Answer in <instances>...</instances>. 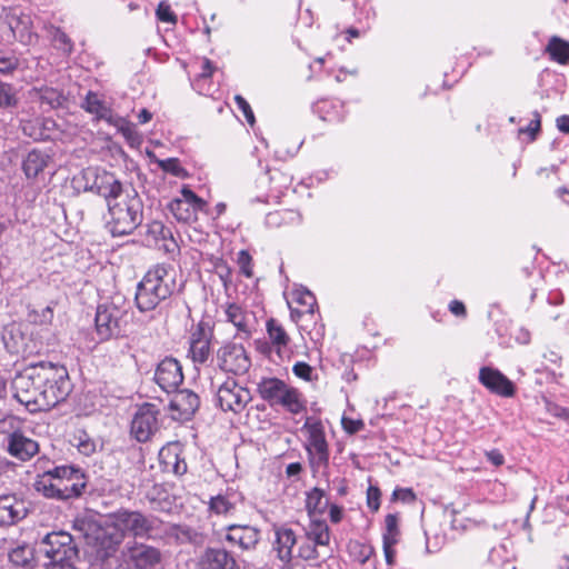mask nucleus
<instances>
[{
  "label": "nucleus",
  "instance_id": "nucleus-24",
  "mask_svg": "<svg viewBox=\"0 0 569 569\" xmlns=\"http://www.w3.org/2000/svg\"><path fill=\"white\" fill-rule=\"evenodd\" d=\"M200 569H238L234 557L221 548H208L199 561Z\"/></svg>",
  "mask_w": 569,
  "mask_h": 569
},
{
  "label": "nucleus",
  "instance_id": "nucleus-47",
  "mask_svg": "<svg viewBox=\"0 0 569 569\" xmlns=\"http://www.w3.org/2000/svg\"><path fill=\"white\" fill-rule=\"evenodd\" d=\"M51 37L52 41L54 42L58 49L62 50L66 53H70L72 51V42L70 38L59 28H53Z\"/></svg>",
  "mask_w": 569,
  "mask_h": 569
},
{
  "label": "nucleus",
  "instance_id": "nucleus-64",
  "mask_svg": "<svg viewBox=\"0 0 569 569\" xmlns=\"http://www.w3.org/2000/svg\"><path fill=\"white\" fill-rule=\"evenodd\" d=\"M557 128L563 133H569V116H560L557 118Z\"/></svg>",
  "mask_w": 569,
  "mask_h": 569
},
{
  "label": "nucleus",
  "instance_id": "nucleus-34",
  "mask_svg": "<svg viewBox=\"0 0 569 569\" xmlns=\"http://www.w3.org/2000/svg\"><path fill=\"white\" fill-rule=\"evenodd\" d=\"M306 537L319 547H326L330 542L329 527L325 521L315 519L310 522Z\"/></svg>",
  "mask_w": 569,
  "mask_h": 569
},
{
  "label": "nucleus",
  "instance_id": "nucleus-55",
  "mask_svg": "<svg viewBox=\"0 0 569 569\" xmlns=\"http://www.w3.org/2000/svg\"><path fill=\"white\" fill-rule=\"evenodd\" d=\"M293 373L306 381L311 380L312 368L307 363L299 361L292 368Z\"/></svg>",
  "mask_w": 569,
  "mask_h": 569
},
{
  "label": "nucleus",
  "instance_id": "nucleus-54",
  "mask_svg": "<svg viewBox=\"0 0 569 569\" xmlns=\"http://www.w3.org/2000/svg\"><path fill=\"white\" fill-rule=\"evenodd\" d=\"M238 263L240 266L241 272L247 278H251L252 277L251 257L247 251L242 250L239 252Z\"/></svg>",
  "mask_w": 569,
  "mask_h": 569
},
{
  "label": "nucleus",
  "instance_id": "nucleus-58",
  "mask_svg": "<svg viewBox=\"0 0 569 569\" xmlns=\"http://www.w3.org/2000/svg\"><path fill=\"white\" fill-rule=\"evenodd\" d=\"M358 547L360 549L358 560L360 563H366L370 559V557L373 555L375 549H373V547L367 546V545H358Z\"/></svg>",
  "mask_w": 569,
  "mask_h": 569
},
{
  "label": "nucleus",
  "instance_id": "nucleus-16",
  "mask_svg": "<svg viewBox=\"0 0 569 569\" xmlns=\"http://www.w3.org/2000/svg\"><path fill=\"white\" fill-rule=\"evenodd\" d=\"M199 540V533L189 526L163 521L159 518L154 541L166 545L194 543Z\"/></svg>",
  "mask_w": 569,
  "mask_h": 569
},
{
  "label": "nucleus",
  "instance_id": "nucleus-7",
  "mask_svg": "<svg viewBox=\"0 0 569 569\" xmlns=\"http://www.w3.org/2000/svg\"><path fill=\"white\" fill-rule=\"evenodd\" d=\"M43 387H41V410L52 408L66 400L71 391V383L68 371L63 366L53 363L44 365V376L41 377Z\"/></svg>",
  "mask_w": 569,
  "mask_h": 569
},
{
  "label": "nucleus",
  "instance_id": "nucleus-35",
  "mask_svg": "<svg viewBox=\"0 0 569 569\" xmlns=\"http://www.w3.org/2000/svg\"><path fill=\"white\" fill-rule=\"evenodd\" d=\"M546 51L553 61L560 64L569 62V42L557 36L550 38Z\"/></svg>",
  "mask_w": 569,
  "mask_h": 569
},
{
  "label": "nucleus",
  "instance_id": "nucleus-20",
  "mask_svg": "<svg viewBox=\"0 0 569 569\" xmlns=\"http://www.w3.org/2000/svg\"><path fill=\"white\" fill-rule=\"evenodd\" d=\"M121 311L114 305H100L96 312V329L102 340L119 333Z\"/></svg>",
  "mask_w": 569,
  "mask_h": 569
},
{
  "label": "nucleus",
  "instance_id": "nucleus-53",
  "mask_svg": "<svg viewBox=\"0 0 569 569\" xmlns=\"http://www.w3.org/2000/svg\"><path fill=\"white\" fill-rule=\"evenodd\" d=\"M380 490L377 487L370 486L367 490V505L372 511H377L380 507Z\"/></svg>",
  "mask_w": 569,
  "mask_h": 569
},
{
  "label": "nucleus",
  "instance_id": "nucleus-29",
  "mask_svg": "<svg viewBox=\"0 0 569 569\" xmlns=\"http://www.w3.org/2000/svg\"><path fill=\"white\" fill-rule=\"evenodd\" d=\"M81 108L87 112L94 114L98 120H104L108 123H110L117 116L113 113L110 106H108L106 101L93 91H88L81 103Z\"/></svg>",
  "mask_w": 569,
  "mask_h": 569
},
{
  "label": "nucleus",
  "instance_id": "nucleus-60",
  "mask_svg": "<svg viewBox=\"0 0 569 569\" xmlns=\"http://www.w3.org/2000/svg\"><path fill=\"white\" fill-rule=\"evenodd\" d=\"M539 129H540V117L537 113L536 119L531 120L529 126L526 129H521L520 132H528L531 136V139H535Z\"/></svg>",
  "mask_w": 569,
  "mask_h": 569
},
{
  "label": "nucleus",
  "instance_id": "nucleus-14",
  "mask_svg": "<svg viewBox=\"0 0 569 569\" xmlns=\"http://www.w3.org/2000/svg\"><path fill=\"white\" fill-rule=\"evenodd\" d=\"M84 181L83 189L92 191L104 198L119 190L120 181L116 177L98 167H88L81 171Z\"/></svg>",
  "mask_w": 569,
  "mask_h": 569
},
{
  "label": "nucleus",
  "instance_id": "nucleus-30",
  "mask_svg": "<svg viewBox=\"0 0 569 569\" xmlns=\"http://www.w3.org/2000/svg\"><path fill=\"white\" fill-rule=\"evenodd\" d=\"M50 157L47 152L33 149L28 152L22 162V170L27 178H37L48 166Z\"/></svg>",
  "mask_w": 569,
  "mask_h": 569
},
{
  "label": "nucleus",
  "instance_id": "nucleus-40",
  "mask_svg": "<svg viewBox=\"0 0 569 569\" xmlns=\"http://www.w3.org/2000/svg\"><path fill=\"white\" fill-rule=\"evenodd\" d=\"M118 129V131L126 138L128 142L131 144L140 143V136L136 130V126L124 119L123 117L116 116L113 120L109 123Z\"/></svg>",
  "mask_w": 569,
  "mask_h": 569
},
{
  "label": "nucleus",
  "instance_id": "nucleus-48",
  "mask_svg": "<svg viewBox=\"0 0 569 569\" xmlns=\"http://www.w3.org/2000/svg\"><path fill=\"white\" fill-rule=\"evenodd\" d=\"M157 18L167 23L176 24L178 21L177 16L170 8V4L166 1H161L156 10Z\"/></svg>",
  "mask_w": 569,
  "mask_h": 569
},
{
  "label": "nucleus",
  "instance_id": "nucleus-38",
  "mask_svg": "<svg viewBox=\"0 0 569 569\" xmlns=\"http://www.w3.org/2000/svg\"><path fill=\"white\" fill-rule=\"evenodd\" d=\"M328 507V499L325 491L313 488L307 493L306 508L310 516L322 515Z\"/></svg>",
  "mask_w": 569,
  "mask_h": 569
},
{
  "label": "nucleus",
  "instance_id": "nucleus-56",
  "mask_svg": "<svg viewBox=\"0 0 569 569\" xmlns=\"http://www.w3.org/2000/svg\"><path fill=\"white\" fill-rule=\"evenodd\" d=\"M342 427L346 432L353 435V433L360 431L365 427V423L361 420L342 418Z\"/></svg>",
  "mask_w": 569,
  "mask_h": 569
},
{
  "label": "nucleus",
  "instance_id": "nucleus-62",
  "mask_svg": "<svg viewBox=\"0 0 569 569\" xmlns=\"http://www.w3.org/2000/svg\"><path fill=\"white\" fill-rule=\"evenodd\" d=\"M342 508L337 506V505H331L329 507V517H330V520L333 522V523H338L341 521L342 519Z\"/></svg>",
  "mask_w": 569,
  "mask_h": 569
},
{
  "label": "nucleus",
  "instance_id": "nucleus-13",
  "mask_svg": "<svg viewBox=\"0 0 569 569\" xmlns=\"http://www.w3.org/2000/svg\"><path fill=\"white\" fill-rule=\"evenodd\" d=\"M218 367L233 375H243L251 367L249 355L242 345L227 342L217 351Z\"/></svg>",
  "mask_w": 569,
  "mask_h": 569
},
{
  "label": "nucleus",
  "instance_id": "nucleus-21",
  "mask_svg": "<svg viewBox=\"0 0 569 569\" xmlns=\"http://www.w3.org/2000/svg\"><path fill=\"white\" fill-rule=\"evenodd\" d=\"M479 381L492 393L502 397H512L515 395L513 383L498 369L482 367L479 370Z\"/></svg>",
  "mask_w": 569,
  "mask_h": 569
},
{
  "label": "nucleus",
  "instance_id": "nucleus-6",
  "mask_svg": "<svg viewBox=\"0 0 569 569\" xmlns=\"http://www.w3.org/2000/svg\"><path fill=\"white\" fill-rule=\"evenodd\" d=\"M163 552L156 546L129 540L118 556L120 569H162Z\"/></svg>",
  "mask_w": 569,
  "mask_h": 569
},
{
  "label": "nucleus",
  "instance_id": "nucleus-46",
  "mask_svg": "<svg viewBox=\"0 0 569 569\" xmlns=\"http://www.w3.org/2000/svg\"><path fill=\"white\" fill-rule=\"evenodd\" d=\"M28 318L37 325H50L53 320V309L51 306H48L41 311L32 310L29 312Z\"/></svg>",
  "mask_w": 569,
  "mask_h": 569
},
{
  "label": "nucleus",
  "instance_id": "nucleus-12",
  "mask_svg": "<svg viewBox=\"0 0 569 569\" xmlns=\"http://www.w3.org/2000/svg\"><path fill=\"white\" fill-rule=\"evenodd\" d=\"M42 546L43 552L50 561H76L78 559V549L73 543V538L66 531L48 533Z\"/></svg>",
  "mask_w": 569,
  "mask_h": 569
},
{
  "label": "nucleus",
  "instance_id": "nucleus-23",
  "mask_svg": "<svg viewBox=\"0 0 569 569\" xmlns=\"http://www.w3.org/2000/svg\"><path fill=\"white\" fill-rule=\"evenodd\" d=\"M8 451L12 457L27 461L39 451V445L22 432L14 431L8 437Z\"/></svg>",
  "mask_w": 569,
  "mask_h": 569
},
{
  "label": "nucleus",
  "instance_id": "nucleus-11",
  "mask_svg": "<svg viewBox=\"0 0 569 569\" xmlns=\"http://www.w3.org/2000/svg\"><path fill=\"white\" fill-rule=\"evenodd\" d=\"M206 206L207 202L203 199L184 186L180 191V197L171 200L168 209L178 221L191 223L197 221L198 212L203 211Z\"/></svg>",
  "mask_w": 569,
  "mask_h": 569
},
{
  "label": "nucleus",
  "instance_id": "nucleus-37",
  "mask_svg": "<svg viewBox=\"0 0 569 569\" xmlns=\"http://www.w3.org/2000/svg\"><path fill=\"white\" fill-rule=\"evenodd\" d=\"M266 221L268 226L278 228L284 224H299L301 216L296 210L284 209L268 213Z\"/></svg>",
  "mask_w": 569,
  "mask_h": 569
},
{
  "label": "nucleus",
  "instance_id": "nucleus-52",
  "mask_svg": "<svg viewBox=\"0 0 569 569\" xmlns=\"http://www.w3.org/2000/svg\"><path fill=\"white\" fill-rule=\"evenodd\" d=\"M234 101H236L237 107L242 111L248 123L250 126H253L254 124V114L251 110L250 104L247 102V100L242 96L237 94L234 97Z\"/></svg>",
  "mask_w": 569,
  "mask_h": 569
},
{
  "label": "nucleus",
  "instance_id": "nucleus-32",
  "mask_svg": "<svg viewBox=\"0 0 569 569\" xmlns=\"http://www.w3.org/2000/svg\"><path fill=\"white\" fill-rule=\"evenodd\" d=\"M266 328L272 347L276 349L277 355L281 357L283 349L287 348L290 341L287 331L276 319L272 318L267 321Z\"/></svg>",
  "mask_w": 569,
  "mask_h": 569
},
{
  "label": "nucleus",
  "instance_id": "nucleus-27",
  "mask_svg": "<svg viewBox=\"0 0 569 569\" xmlns=\"http://www.w3.org/2000/svg\"><path fill=\"white\" fill-rule=\"evenodd\" d=\"M27 515L24 502L14 496L0 497V526L13 525Z\"/></svg>",
  "mask_w": 569,
  "mask_h": 569
},
{
  "label": "nucleus",
  "instance_id": "nucleus-28",
  "mask_svg": "<svg viewBox=\"0 0 569 569\" xmlns=\"http://www.w3.org/2000/svg\"><path fill=\"white\" fill-rule=\"evenodd\" d=\"M9 28L16 39L23 44H32L38 37L32 31V21L28 14H10L8 16Z\"/></svg>",
  "mask_w": 569,
  "mask_h": 569
},
{
  "label": "nucleus",
  "instance_id": "nucleus-43",
  "mask_svg": "<svg viewBox=\"0 0 569 569\" xmlns=\"http://www.w3.org/2000/svg\"><path fill=\"white\" fill-rule=\"evenodd\" d=\"M32 557V549L28 546H19L9 553L10 561L17 566H28Z\"/></svg>",
  "mask_w": 569,
  "mask_h": 569
},
{
  "label": "nucleus",
  "instance_id": "nucleus-39",
  "mask_svg": "<svg viewBox=\"0 0 569 569\" xmlns=\"http://www.w3.org/2000/svg\"><path fill=\"white\" fill-rule=\"evenodd\" d=\"M295 301L305 308V310L299 311L297 309L291 308V317L295 318L300 317L302 313H313L315 307L317 306V301L315 296L306 289L296 290L293 292Z\"/></svg>",
  "mask_w": 569,
  "mask_h": 569
},
{
  "label": "nucleus",
  "instance_id": "nucleus-50",
  "mask_svg": "<svg viewBox=\"0 0 569 569\" xmlns=\"http://www.w3.org/2000/svg\"><path fill=\"white\" fill-rule=\"evenodd\" d=\"M159 167L166 171V172H169V173H172L173 176L176 177H182L184 176V170L183 168L180 166V162L178 159L176 158H169V159H166V160H160L159 161Z\"/></svg>",
  "mask_w": 569,
  "mask_h": 569
},
{
  "label": "nucleus",
  "instance_id": "nucleus-57",
  "mask_svg": "<svg viewBox=\"0 0 569 569\" xmlns=\"http://www.w3.org/2000/svg\"><path fill=\"white\" fill-rule=\"evenodd\" d=\"M397 543H391L389 541H383V553H385V559H386V562L389 565V566H392L395 563V557H396V550L393 549V547L396 546Z\"/></svg>",
  "mask_w": 569,
  "mask_h": 569
},
{
  "label": "nucleus",
  "instance_id": "nucleus-45",
  "mask_svg": "<svg viewBox=\"0 0 569 569\" xmlns=\"http://www.w3.org/2000/svg\"><path fill=\"white\" fill-rule=\"evenodd\" d=\"M19 67V59L12 53L0 50V73L10 74Z\"/></svg>",
  "mask_w": 569,
  "mask_h": 569
},
{
  "label": "nucleus",
  "instance_id": "nucleus-44",
  "mask_svg": "<svg viewBox=\"0 0 569 569\" xmlns=\"http://www.w3.org/2000/svg\"><path fill=\"white\" fill-rule=\"evenodd\" d=\"M18 99L11 84L0 81V108L16 107Z\"/></svg>",
  "mask_w": 569,
  "mask_h": 569
},
{
  "label": "nucleus",
  "instance_id": "nucleus-8",
  "mask_svg": "<svg viewBox=\"0 0 569 569\" xmlns=\"http://www.w3.org/2000/svg\"><path fill=\"white\" fill-rule=\"evenodd\" d=\"M44 365L39 363L33 366L23 372L19 373L12 381V388L14 390V398L20 402L29 406H36L41 410V397L43 381L41 377L44 376Z\"/></svg>",
  "mask_w": 569,
  "mask_h": 569
},
{
  "label": "nucleus",
  "instance_id": "nucleus-36",
  "mask_svg": "<svg viewBox=\"0 0 569 569\" xmlns=\"http://www.w3.org/2000/svg\"><path fill=\"white\" fill-rule=\"evenodd\" d=\"M236 506L234 495H217L209 501V510L219 516L232 515L236 511Z\"/></svg>",
  "mask_w": 569,
  "mask_h": 569
},
{
  "label": "nucleus",
  "instance_id": "nucleus-9",
  "mask_svg": "<svg viewBox=\"0 0 569 569\" xmlns=\"http://www.w3.org/2000/svg\"><path fill=\"white\" fill-rule=\"evenodd\" d=\"M213 337V325L209 319H202L191 327L188 357L193 363L203 365L209 360Z\"/></svg>",
  "mask_w": 569,
  "mask_h": 569
},
{
  "label": "nucleus",
  "instance_id": "nucleus-42",
  "mask_svg": "<svg viewBox=\"0 0 569 569\" xmlns=\"http://www.w3.org/2000/svg\"><path fill=\"white\" fill-rule=\"evenodd\" d=\"M385 532L382 536L383 541H389L391 543H398L400 537V530L398 527V517L397 515L389 513L385 518Z\"/></svg>",
  "mask_w": 569,
  "mask_h": 569
},
{
  "label": "nucleus",
  "instance_id": "nucleus-31",
  "mask_svg": "<svg viewBox=\"0 0 569 569\" xmlns=\"http://www.w3.org/2000/svg\"><path fill=\"white\" fill-rule=\"evenodd\" d=\"M270 406H281L293 415L305 409L300 392L290 386H287Z\"/></svg>",
  "mask_w": 569,
  "mask_h": 569
},
{
  "label": "nucleus",
  "instance_id": "nucleus-1",
  "mask_svg": "<svg viewBox=\"0 0 569 569\" xmlns=\"http://www.w3.org/2000/svg\"><path fill=\"white\" fill-rule=\"evenodd\" d=\"M111 522L99 538L102 557L113 555L126 536L156 540L159 517L144 515L139 510L120 509L111 516Z\"/></svg>",
  "mask_w": 569,
  "mask_h": 569
},
{
  "label": "nucleus",
  "instance_id": "nucleus-3",
  "mask_svg": "<svg viewBox=\"0 0 569 569\" xmlns=\"http://www.w3.org/2000/svg\"><path fill=\"white\" fill-rule=\"evenodd\" d=\"M177 290L176 269L170 264L158 263L150 268L138 283L136 306L141 312L152 311Z\"/></svg>",
  "mask_w": 569,
  "mask_h": 569
},
{
  "label": "nucleus",
  "instance_id": "nucleus-5",
  "mask_svg": "<svg viewBox=\"0 0 569 569\" xmlns=\"http://www.w3.org/2000/svg\"><path fill=\"white\" fill-rule=\"evenodd\" d=\"M301 431L306 438L303 448L312 471L327 468L330 452L322 421L317 417H307Z\"/></svg>",
  "mask_w": 569,
  "mask_h": 569
},
{
  "label": "nucleus",
  "instance_id": "nucleus-10",
  "mask_svg": "<svg viewBox=\"0 0 569 569\" xmlns=\"http://www.w3.org/2000/svg\"><path fill=\"white\" fill-rule=\"evenodd\" d=\"M216 398L217 403L223 411L239 413L251 401V393L249 389L240 386L234 379L227 378L218 386Z\"/></svg>",
  "mask_w": 569,
  "mask_h": 569
},
{
  "label": "nucleus",
  "instance_id": "nucleus-25",
  "mask_svg": "<svg viewBox=\"0 0 569 569\" xmlns=\"http://www.w3.org/2000/svg\"><path fill=\"white\" fill-rule=\"evenodd\" d=\"M159 460L163 469L176 476H182L187 472L188 466L178 443H169L159 451Z\"/></svg>",
  "mask_w": 569,
  "mask_h": 569
},
{
  "label": "nucleus",
  "instance_id": "nucleus-17",
  "mask_svg": "<svg viewBox=\"0 0 569 569\" xmlns=\"http://www.w3.org/2000/svg\"><path fill=\"white\" fill-rule=\"evenodd\" d=\"M154 379L162 390L167 392L174 391L183 381L180 362L172 357L164 358L158 363Z\"/></svg>",
  "mask_w": 569,
  "mask_h": 569
},
{
  "label": "nucleus",
  "instance_id": "nucleus-51",
  "mask_svg": "<svg viewBox=\"0 0 569 569\" xmlns=\"http://www.w3.org/2000/svg\"><path fill=\"white\" fill-rule=\"evenodd\" d=\"M78 442L76 443L79 452L84 456H90L96 451V443L91 440L87 433L82 432L77 438Z\"/></svg>",
  "mask_w": 569,
  "mask_h": 569
},
{
  "label": "nucleus",
  "instance_id": "nucleus-2",
  "mask_svg": "<svg viewBox=\"0 0 569 569\" xmlns=\"http://www.w3.org/2000/svg\"><path fill=\"white\" fill-rule=\"evenodd\" d=\"M110 219L107 228L113 237L131 234L143 220V202L133 189L119 190L106 197Z\"/></svg>",
  "mask_w": 569,
  "mask_h": 569
},
{
  "label": "nucleus",
  "instance_id": "nucleus-61",
  "mask_svg": "<svg viewBox=\"0 0 569 569\" xmlns=\"http://www.w3.org/2000/svg\"><path fill=\"white\" fill-rule=\"evenodd\" d=\"M449 310L458 317H465L466 316V307L461 301L453 300L449 305Z\"/></svg>",
  "mask_w": 569,
  "mask_h": 569
},
{
  "label": "nucleus",
  "instance_id": "nucleus-15",
  "mask_svg": "<svg viewBox=\"0 0 569 569\" xmlns=\"http://www.w3.org/2000/svg\"><path fill=\"white\" fill-rule=\"evenodd\" d=\"M158 411L154 405L143 403L138 408L131 422V435L139 441L146 442L158 429Z\"/></svg>",
  "mask_w": 569,
  "mask_h": 569
},
{
  "label": "nucleus",
  "instance_id": "nucleus-59",
  "mask_svg": "<svg viewBox=\"0 0 569 569\" xmlns=\"http://www.w3.org/2000/svg\"><path fill=\"white\" fill-rule=\"evenodd\" d=\"M486 457L487 459L495 466L499 467L501 465H503L505 462V457L499 451V450H490V451H487L486 452Z\"/></svg>",
  "mask_w": 569,
  "mask_h": 569
},
{
  "label": "nucleus",
  "instance_id": "nucleus-33",
  "mask_svg": "<svg viewBox=\"0 0 569 569\" xmlns=\"http://www.w3.org/2000/svg\"><path fill=\"white\" fill-rule=\"evenodd\" d=\"M288 385L278 378H263L258 383L260 397L271 405Z\"/></svg>",
  "mask_w": 569,
  "mask_h": 569
},
{
  "label": "nucleus",
  "instance_id": "nucleus-19",
  "mask_svg": "<svg viewBox=\"0 0 569 569\" xmlns=\"http://www.w3.org/2000/svg\"><path fill=\"white\" fill-rule=\"evenodd\" d=\"M272 550L282 565L291 563L293 559V548L298 542L297 535L292 528L287 525L273 527Z\"/></svg>",
  "mask_w": 569,
  "mask_h": 569
},
{
  "label": "nucleus",
  "instance_id": "nucleus-63",
  "mask_svg": "<svg viewBox=\"0 0 569 569\" xmlns=\"http://www.w3.org/2000/svg\"><path fill=\"white\" fill-rule=\"evenodd\" d=\"M46 569H76L74 561H50L47 563Z\"/></svg>",
  "mask_w": 569,
  "mask_h": 569
},
{
  "label": "nucleus",
  "instance_id": "nucleus-26",
  "mask_svg": "<svg viewBox=\"0 0 569 569\" xmlns=\"http://www.w3.org/2000/svg\"><path fill=\"white\" fill-rule=\"evenodd\" d=\"M224 313L227 321L232 323L240 335H243L244 338H249L251 336L256 323V318L252 312L236 303H231L227 307Z\"/></svg>",
  "mask_w": 569,
  "mask_h": 569
},
{
  "label": "nucleus",
  "instance_id": "nucleus-41",
  "mask_svg": "<svg viewBox=\"0 0 569 569\" xmlns=\"http://www.w3.org/2000/svg\"><path fill=\"white\" fill-rule=\"evenodd\" d=\"M34 93L41 104H46L51 109L58 108L63 101L62 93L50 87H43L34 90Z\"/></svg>",
  "mask_w": 569,
  "mask_h": 569
},
{
  "label": "nucleus",
  "instance_id": "nucleus-22",
  "mask_svg": "<svg viewBox=\"0 0 569 569\" xmlns=\"http://www.w3.org/2000/svg\"><path fill=\"white\" fill-rule=\"evenodd\" d=\"M224 539L232 546L243 550L254 549L260 540V530L247 525H230Z\"/></svg>",
  "mask_w": 569,
  "mask_h": 569
},
{
  "label": "nucleus",
  "instance_id": "nucleus-4",
  "mask_svg": "<svg viewBox=\"0 0 569 569\" xmlns=\"http://www.w3.org/2000/svg\"><path fill=\"white\" fill-rule=\"evenodd\" d=\"M86 487L84 476L72 466H59L38 475L34 488L46 498L68 500L81 495Z\"/></svg>",
  "mask_w": 569,
  "mask_h": 569
},
{
  "label": "nucleus",
  "instance_id": "nucleus-18",
  "mask_svg": "<svg viewBox=\"0 0 569 569\" xmlns=\"http://www.w3.org/2000/svg\"><path fill=\"white\" fill-rule=\"evenodd\" d=\"M199 406V396L189 389H176L169 401V410L172 413V418L177 420L190 419Z\"/></svg>",
  "mask_w": 569,
  "mask_h": 569
},
{
  "label": "nucleus",
  "instance_id": "nucleus-49",
  "mask_svg": "<svg viewBox=\"0 0 569 569\" xmlns=\"http://www.w3.org/2000/svg\"><path fill=\"white\" fill-rule=\"evenodd\" d=\"M319 546L310 540L302 542L298 548V557L303 560H315L319 558L318 548Z\"/></svg>",
  "mask_w": 569,
  "mask_h": 569
}]
</instances>
